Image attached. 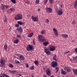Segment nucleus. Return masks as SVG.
Returning <instances> with one entry per match:
<instances>
[{
    "label": "nucleus",
    "mask_w": 77,
    "mask_h": 77,
    "mask_svg": "<svg viewBox=\"0 0 77 77\" xmlns=\"http://www.w3.org/2000/svg\"><path fill=\"white\" fill-rule=\"evenodd\" d=\"M4 48H5V50H7V44H5V45H4Z\"/></svg>",
    "instance_id": "nucleus-31"
},
{
    "label": "nucleus",
    "mask_w": 77,
    "mask_h": 77,
    "mask_svg": "<svg viewBox=\"0 0 77 77\" xmlns=\"http://www.w3.org/2000/svg\"><path fill=\"white\" fill-rule=\"evenodd\" d=\"M75 51L76 53H77V48H76L75 49Z\"/></svg>",
    "instance_id": "nucleus-49"
},
{
    "label": "nucleus",
    "mask_w": 77,
    "mask_h": 77,
    "mask_svg": "<svg viewBox=\"0 0 77 77\" xmlns=\"http://www.w3.org/2000/svg\"><path fill=\"white\" fill-rule=\"evenodd\" d=\"M17 77H20V76H21V74H17Z\"/></svg>",
    "instance_id": "nucleus-43"
},
{
    "label": "nucleus",
    "mask_w": 77,
    "mask_h": 77,
    "mask_svg": "<svg viewBox=\"0 0 77 77\" xmlns=\"http://www.w3.org/2000/svg\"><path fill=\"white\" fill-rule=\"evenodd\" d=\"M17 71L15 70H13V73H15Z\"/></svg>",
    "instance_id": "nucleus-50"
},
{
    "label": "nucleus",
    "mask_w": 77,
    "mask_h": 77,
    "mask_svg": "<svg viewBox=\"0 0 77 77\" xmlns=\"http://www.w3.org/2000/svg\"><path fill=\"white\" fill-rule=\"evenodd\" d=\"M56 55H54L52 58L53 60H54L55 61H57V59H56Z\"/></svg>",
    "instance_id": "nucleus-21"
},
{
    "label": "nucleus",
    "mask_w": 77,
    "mask_h": 77,
    "mask_svg": "<svg viewBox=\"0 0 77 77\" xmlns=\"http://www.w3.org/2000/svg\"><path fill=\"white\" fill-rule=\"evenodd\" d=\"M74 7V8H75V9H77V0H75V1Z\"/></svg>",
    "instance_id": "nucleus-16"
},
{
    "label": "nucleus",
    "mask_w": 77,
    "mask_h": 77,
    "mask_svg": "<svg viewBox=\"0 0 77 77\" xmlns=\"http://www.w3.org/2000/svg\"><path fill=\"white\" fill-rule=\"evenodd\" d=\"M15 63H18V64L20 63V62H19V61H18V60H15Z\"/></svg>",
    "instance_id": "nucleus-37"
},
{
    "label": "nucleus",
    "mask_w": 77,
    "mask_h": 77,
    "mask_svg": "<svg viewBox=\"0 0 77 77\" xmlns=\"http://www.w3.org/2000/svg\"><path fill=\"white\" fill-rule=\"evenodd\" d=\"M64 70L69 72H70L71 71V69H70V68L69 67L66 66L65 67H64Z\"/></svg>",
    "instance_id": "nucleus-12"
},
{
    "label": "nucleus",
    "mask_w": 77,
    "mask_h": 77,
    "mask_svg": "<svg viewBox=\"0 0 77 77\" xmlns=\"http://www.w3.org/2000/svg\"><path fill=\"white\" fill-rule=\"evenodd\" d=\"M34 63L35 64L36 66H38L39 65V62L37 60H35L34 62Z\"/></svg>",
    "instance_id": "nucleus-23"
},
{
    "label": "nucleus",
    "mask_w": 77,
    "mask_h": 77,
    "mask_svg": "<svg viewBox=\"0 0 77 77\" xmlns=\"http://www.w3.org/2000/svg\"><path fill=\"white\" fill-rule=\"evenodd\" d=\"M43 77H47V75H44Z\"/></svg>",
    "instance_id": "nucleus-55"
},
{
    "label": "nucleus",
    "mask_w": 77,
    "mask_h": 77,
    "mask_svg": "<svg viewBox=\"0 0 77 77\" xmlns=\"http://www.w3.org/2000/svg\"><path fill=\"white\" fill-rule=\"evenodd\" d=\"M62 36L64 38H68V35L66 34H62Z\"/></svg>",
    "instance_id": "nucleus-22"
},
{
    "label": "nucleus",
    "mask_w": 77,
    "mask_h": 77,
    "mask_svg": "<svg viewBox=\"0 0 77 77\" xmlns=\"http://www.w3.org/2000/svg\"><path fill=\"white\" fill-rule=\"evenodd\" d=\"M9 66L10 68H14V66L12 65V64H11V63H9Z\"/></svg>",
    "instance_id": "nucleus-30"
},
{
    "label": "nucleus",
    "mask_w": 77,
    "mask_h": 77,
    "mask_svg": "<svg viewBox=\"0 0 77 77\" xmlns=\"http://www.w3.org/2000/svg\"><path fill=\"white\" fill-rule=\"evenodd\" d=\"M48 0H45L43 2L44 4V5H46L47 3L48 2Z\"/></svg>",
    "instance_id": "nucleus-32"
},
{
    "label": "nucleus",
    "mask_w": 77,
    "mask_h": 77,
    "mask_svg": "<svg viewBox=\"0 0 77 77\" xmlns=\"http://www.w3.org/2000/svg\"><path fill=\"white\" fill-rule=\"evenodd\" d=\"M46 73L48 75H51V72L50 70L48 69L46 71Z\"/></svg>",
    "instance_id": "nucleus-13"
},
{
    "label": "nucleus",
    "mask_w": 77,
    "mask_h": 77,
    "mask_svg": "<svg viewBox=\"0 0 77 77\" xmlns=\"http://www.w3.org/2000/svg\"><path fill=\"white\" fill-rule=\"evenodd\" d=\"M75 21H74L72 22V24L74 25V24H75Z\"/></svg>",
    "instance_id": "nucleus-45"
},
{
    "label": "nucleus",
    "mask_w": 77,
    "mask_h": 77,
    "mask_svg": "<svg viewBox=\"0 0 77 77\" xmlns=\"http://www.w3.org/2000/svg\"><path fill=\"white\" fill-rule=\"evenodd\" d=\"M11 2L13 3V4H15L16 3V0H10Z\"/></svg>",
    "instance_id": "nucleus-28"
},
{
    "label": "nucleus",
    "mask_w": 77,
    "mask_h": 77,
    "mask_svg": "<svg viewBox=\"0 0 77 77\" xmlns=\"http://www.w3.org/2000/svg\"><path fill=\"white\" fill-rule=\"evenodd\" d=\"M49 1L51 4H53V3H54V0H49Z\"/></svg>",
    "instance_id": "nucleus-29"
},
{
    "label": "nucleus",
    "mask_w": 77,
    "mask_h": 77,
    "mask_svg": "<svg viewBox=\"0 0 77 77\" xmlns=\"http://www.w3.org/2000/svg\"><path fill=\"white\" fill-rule=\"evenodd\" d=\"M33 33L32 32L31 33L28 34V37L29 38H32L33 36Z\"/></svg>",
    "instance_id": "nucleus-19"
},
{
    "label": "nucleus",
    "mask_w": 77,
    "mask_h": 77,
    "mask_svg": "<svg viewBox=\"0 0 77 77\" xmlns=\"http://www.w3.org/2000/svg\"><path fill=\"white\" fill-rule=\"evenodd\" d=\"M55 49H56L55 46L53 45H51L50 47V51H53L55 50Z\"/></svg>",
    "instance_id": "nucleus-11"
},
{
    "label": "nucleus",
    "mask_w": 77,
    "mask_h": 77,
    "mask_svg": "<svg viewBox=\"0 0 77 77\" xmlns=\"http://www.w3.org/2000/svg\"><path fill=\"white\" fill-rule=\"evenodd\" d=\"M8 20H7V18H6V17H5L4 18V22H5H5H6V21H7Z\"/></svg>",
    "instance_id": "nucleus-34"
},
{
    "label": "nucleus",
    "mask_w": 77,
    "mask_h": 77,
    "mask_svg": "<svg viewBox=\"0 0 77 77\" xmlns=\"http://www.w3.org/2000/svg\"><path fill=\"white\" fill-rule=\"evenodd\" d=\"M21 37V35H17L16 36V38H20Z\"/></svg>",
    "instance_id": "nucleus-41"
},
{
    "label": "nucleus",
    "mask_w": 77,
    "mask_h": 77,
    "mask_svg": "<svg viewBox=\"0 0 77 77\" xmlns=\"http://www.w3.org/2000/svg\"><path fill=\"white\" fill-rule=\"evenodd\" d=\"M45 33V30H42L41 32V33L42 34H44Z\"/></svg>",
    "instance_id": "nucleus-36"
},
{
    "label": "nucleus",
    "mask_w": 77,
    "mask_h": 77,
    "mask_svg": "<svg viewBox=\"0 0 77 77\" xmlns=\"http://www.w3.org/2000/svg\"><path fill=\"white\" fill-rule=\"evenodd\" d=\"M45 22L46 23H47L48 24V22H49V20L48 19H47L45 20Z\"/></svg>",
    "instance_id": "nucleus-40"
},
{
    "label": "nucleus",
    "mask_w": 77,
    "mask_h": 77,
    "mask_svg": "<svg viewBox=\"0 0 77 77\" xmlns=\"http://www.w3.org/2000/svg\"><path fill=\"white\" fill-rule=\"evenodd\" d=\"M31 19L32 20L35 22H36V21H38V18L37 17H34L33 16H32L31 17Z\"/></svg>",
    "instance_id": "nucleus-8"
},
{
    "label": "nucleus",
    "mask_w": 77,
    "mask_h": 77,
    "mask_svg": "<svg viewBox=\"0 0 77 77\" xmlns=\"http://www.w3.org/2000/svg\"><path fill=\"white\" fill-rule=\"evenodd\" d=\"M61 73L62 74H63V75H66L67 74V73H66V71H64V70H63V69H62L61 70Z\"/></svg>",
    "instance_id": "nucleus-15"
},
{
    "label": "nucleus",
    "mask_w": 77,
    "mask_h": 77,
    "mask_svg": "<svg viewBox=\"0 0 77 77\" xmlns=\"http://www.w3.org/2000/svg\"><path fill=\"white\" fill-rule=\"evenodd\" d=\"M25 59L24 57L21 55H20V58L19 60H24Z\"/></svg>",
    "instance_id": "nucleus-20"
},
{
    "label": "nucleus",
    "mask_w": 77,
    "mask_h": 77,
    "mask_svg": "<svg viewBox=\"0 0 77 77\" xmlns=\"http://www.w3.org/2000/svg\"><path fill=\"white\" fill-rule=\"evenodd\" d=\"M73 72L74 74H75V75H77V69H74L73 70Z\"/></svg>",
    "instance_id": "nucleus-27"
},
{
    "label": "nucleus",
    "mask_w": 77,
    "mask_h": 77,
    "mask_svg": "<svg viewBox=\"0 0 77 77\" xmlns=\"http://www.w3.org/2000/svg\"><path fill=\"white\" fill-rule=\"evenodd\" d=\"M46 11L48 13H51L52 12V9L51 8L48 7L46 8Z\"/></svg>",
    "instance_id": "nucleus-9"
},
{
    "label": "nucleus",
    "mask_w": 77,
    "mask_h": 77,
    "mask_svg": "<svg viewBox=\"0 0 77 77\" xmlns=\"http://www.w3.org/2000/svg\"><path fill=\"white\" fill-rule=\"evenodd\" d=\"M15 27H19V25L18 24H16L15 25Z\"/></svg>",
    "instance_id": "nucleus-44"
},
{
    "label": "nucleus",
    "mask_w": 77,
    "mask_h": 77,
    "mask_svg": "<svg viewBox=\"0 0 77 77\" xmlns=\"http://www.w3.org/2000/svg\"><path fill=\"white\" fill-rule=\"evenodd\" d=\"M5 5L3 4H1V6L0 8L2 10H5Z\"/></svg>",
    "instance_id": "nucleus-17"
},
{
    "label": "nucleus",
    "mask_w": 77,
    "mask_h": 77,
    "mask_svg": "<svg viewBox=\"0 0 77 77\" xmlns=\"http://www.w3.org/2000/svg\"><path fill=\"white\" fill-rule=\"evenodd\" d=\"M23 18V15L21 14H17L15 17L16 20H20Z\"/></svg>",
    "instance_id": "nucleus-2"
},
{
    "label": "nucleus",
    "mask_w": 77,
    "mask_h": 77,
    "mask_svg": "<svg viewBox=\"0 0 77 77\" xmlns=\"http://www.w3.org/2000/svg\"><path fill=\"white\" fill-rule=\"evenodd\" d=\"M2 0H0V2H2Z\"/></svg>",
    "instance_id": "nucleus-57"
},
{
    "label": "nucleus",
    "mask_w": 77,
    "mask_h": 77,
    "mask_svg": "<svg viewBox=\"0 0 77 77\" xmlns=\"http://www.w3.org/2000/svg\"><path fill=\"white\" fill-rule=\"evenodd\" d=\"M60 7H62L63 6V5H60Z\"/></svg>",
    "instance_id": "nucleus-56"
},
{
    "label": "nucleus",
    "mask_w": 77,
    "mask_h": 77,
    "mask_svg": "<svg viewBox=\"0 0 77 77\" xmlns=\"http://www.w3.org/2000/svg\"><path fill=\"white\" fill-rule=\"evenodd\" d=\"M35 3L36 4H38L39 3V0H36Z\"/></svg>",
    "instance_id": "nucleus-38"
},
{
    "label": "nucleus",
    "mask_w": 77,
    "mask_h": 77,
    "mask_svg": "<svg viewBox=\"0 0 77 77\" xmlns=\"http://www.w3.org/2000/svg\"><path fill=\"white\" fill-rule=\"evenodd\" d=\"M32 43H33V44L35 45V40H33L32 41Z\"/></svg>",
    "instance_id": "nucleus-46"
},
{
    "label": "nucleus",
    "mask_w": 77,
    "mask_h": 77,
    "mask_svg": "<svg viewBox=\"0 0 77 77\" xmlns=\"http://www.w3.org/2000/svg\"><path fill=\"white\" fill-rule=\"evenodd\" d=\"M17 30H18L19 33H22L23 32V28L21 27H20L19 28H18L16 29Z\"/></svg>",
    "instance_id": "nucleus-10"
},
{
    "label": "nucleus",
    "mask_w": 77,
    "mask_h": 77,
    "mask_svg": "<svg viewBox=\"0 0 77 77\" xmlns=\"http://www.w3.org/2000/svg\"><path fill=\"white\" fill-rule=\"evenodd\" d=\"M51 66L53 68H56L57 66V63L56 61H53L51 63Z\"/></svg>",
    "instance_id": "nucleus-4"
},
{
    "label": "nucleus",
    "mask_w": 77,
    "mask_h": 77,
    "mask_svg": "<svg viewBox=\"0 0 77 77\" xmlns=\"http://www.w3.org/2000/svg\"><path fill=\"white\" fill-rule=\"evenodd\" d=\"M29 69L31 70H33V69H34V67H33V66H32L29 68Z\"/></svg>",
    "instance_id": "nucleus-35"
},
{
    "label": "nucleus",
    "mask_w": 77,
    "mask_h": 77,
    "mask_svg": "<svg viewBox=\"0 0 77 77\" xmlns=\"http://www.w3.org/2000/svg\"><path fill=\"white\" fill-rule=\"evenodd\" d=\"M9 72H11V73H13V70L12 71H11V70H9Z\"/></svg>",
    "instance_id": "nucleus-51"
},
{
    "label": "nucleus",
    "mask_w": 77,
    "mask_h": 77,
    "mask_svg": "<svg viewBox=\"0 0 77 77\" xmlns=\"http://www.w3.org/2000/svg\"><path fill=\"white\" fill-rule=\"evenodd\" d=\"M29 2L28 1H26L25 2V3H26V4H29Z\"/></svg>",
    "instance_id": "nucleus-48"
},
{
    "label": "nucleus",
    "mask_w": 77,
    "mask_h": 77,
    "mask_svg": "<svg viewBox=\"0 0 77 77\" xmlns=\"http://www.w3.org/2000/svg\"><path fill=\"white\" fill-rule=\"evenodd\" d=\"M41 11V9L39 8L38 9V11Z\"/></svg>",
    "instance_id": "nucleus-54"
},
{
    "label": "nucleus",
    "mask_w": 77,
    "mask_h": 77,
    "mask_svg": "<svg viewBox=\"0 0 77 77\" xmlns=\"http://www.w3.org/2000/svg\"><path fill=\"white\" fill-rule=\"evenodd\" d=\"M49 49L48 48H46L44 49L45 53L46 54H47L48 56H50V55H51L52 54L51 52L48 51Z\"/></svg>",
    "instance_id": "nucleus-6"
},
{
    "label": "nucleus",
    "mask_w": 77,
    "mask_h": 77,
    "mask_svg": "<svg viewBox=\"0 0 77 77\" xmlns=\"http://www.w3.org/2000/svg\"><path fill=\"white\" fill-rule=\"evenodd\" d=\"M25 23H26L25 22H22V25L23 24H25Z\"/></svg>",
    "instance_id": "nucleus-53"
},
{
    "label": "nucleus",
    "mask_w": 77,
    "mask_h": 77,
    "mask_svg": "<svg viewBox=\"0 0 77 77\" xmlns=\"http://www.w3.org/2000/svg\"><path fill=\"white\" fill-rule=\"evenodd\" d=\"M53 30L54 31V33L56 36H58V33L57 32V30L56 29L54 28L53 29Z\"/></svg>",
    "instance_id": "nucleus-14"
},
{
    "label": "nucleus",
    "mask_w": 77,
    "mask_h": 77,
    "mask_svg": "<svg viewBox=\"0 0 77 77\" xmlns=\"http://www.w3.org/2000/svg\"><path fill=\"white\" fill-rule=\"evenodd\" d=\"M25 65L26 68H29V65L27 63Z\"/></svg>",
    "instance_id": "nucleus-42"
},
{
    "label": "nucleus",
    "mask_w": 77,
    "mask_h": 77,
    "mask_svg": "<svg viewBox=\"0 0 77 77\" xmlns=\"http://www.w3.org/2000/svg\"><path fill=\"white\" fill-rule=\"evenodd\" d=\"M10 10L11 11H15V9L14 8H10Z\"/></svg>",
    "instance_id": "nucleus-33"
},
{
    "label": "nucleus",
    "mask_w": 77,
    "mask_h": 77,
    "mask_svg": "<svg viewBox=\"0 0 77 77\" xmlns=\"http://www.w3.org/2000/svg\"><path fill=\"white\" fill-rule=\"evenodd\" d=\"M38 38L39 40V41L40 42H45L46 41L44 37L41 35H38Z\"/></svg>",
    "instance_id": "nucleus-1"
},
{
    "label": "nucleus",
    "mask_w": 77,
    "mask_h": 77,
    "mask_svg": "<svg viewBox=\"0 0 77 77\" xmlns=\"http://www.w3.org/2000/svg\"><path fill=\"white\" fill-rule=\"evenodd\" d=\"M10 6L9 5H5V8H6V9H8V8H9Z\"/></svg>",
    "instance_id": "nucleus-39"
},
{
    "label": "nucleus",
    "mask_w": 77,
    "mask_h": 77,
    "mask_svg": "<svg viewBox=\"0 0 77 77\" xmlns=\"http://www.w3.org/2000/svg\"><path fill=\"white\" fill-rule=\"evenodd\" d=\"M73 59H75V60H77V56H75V57H73Z\"/></svg>",
    "instance_id": "nucleus-47"
},
{
    "label": "nucleus",
    "mask_w": 77,
    "mask_h": 77,
    "mask_svg": "<svg viewBox=\"0 0 77 77\" xmlns=\"http://www.w3.org/2000/svg\"><path fill=\"white\" fill-rule=\"evenodd\" d=\"M19 39L18 38H16L15 40L14 41V44H17L18 42H19Z\"/></svg>",
    "instance_id": "nucleus-18"
},
{
    "label": "nucleus",
    "mask_w": 77,
    "mask_h": 77,
    "mask_svg": "<svg viewBox=\"0 0 77 77\" xmlns=\"http://www.w3.org/2000/svg\"><path fill=\"white\" fill-rule=\"evenodd\" d=\"M43 44L44 46H47L48 44V42H44Z\"/></svg>",
    "instance_id": "nucleus-26"
},
{
    "label": "nucleus",
    "mask_w": 77,
    "mask_h": 77,
    "mask_svg": "<svg viewBox=\"0 0 77 77\" xmlns=\"http://www.w3.org/2000/svg\"><path fill=\"white\" fill-rule=\"evenodd\" d=\"M6 62V60H1V61H0V63H1L0 66L1 67H3L5 65V63Z\"/></svg>",
    "instance_id": "nucleus-3"
},
{
    "label": "nucleus",
    "mask_w": 77,
    "mask_h": 77,
    "mask_svg": "<svg viewBox=\"0 0 77 77\" xmlns=\"http://www.w3.org/2000/svg\"><path fill=\"white\" fill-rule=\"evenodd\" d=\"M58 15H61L63 14V10L62 9H60L57 11V9H56Z\"/></svg>",
    "instance_id": "nucleus-7"
},
{
    "label": "nucleus",
    "mask_w": 77,
    "mask_h": 77,
    "mask_svg": "<svg viewBox=\"0 0 77 77\" xmlns=\"http://www.w3.org/2000/svg\"><path fill=\"white\" fill-rule=\"evenodd\" d=\"M59 67H55V70L56 71V72L57 73L59 71Z\"/></svg>",
    "instance_id": "nucleus-25"
},
{
    "label": "nucleus",
    "mask_w": 77,
    "mask_h": 77,
    "mask_svg": "<svg viewBox=\"0 0 77 77\" xmlns=\"http://www.w3.org/2000/svg\"><path fill=\"white\" fill-rule=\"evenodd\" d=\"M33 47L30 45H27L26 47V49L27 51H31L33 50Z\"/></svg>",
    "instance_id": "nucleus-5"
},
{
    "label": "nucleus",
    "mask_w": 77,
    "mask_h": 77,
    "mask_svg": "<svg viewBox=\"0 0 77 77\" xmlns=\"http://www.w3.org/2000/svg\"><path fill=\"white\" fill-rule=\"evenodd\" d=\"M17 23L19 25H20V26L23 25V22L21 21H18Z\"/></svg>",
    "instance_id": "nucleus-24"
},
{
    "label": "nucleus",
    "mask_w": 77,
    "mask_h": 77,
    "mask_svg": "<svg viewBox=\"0 0 77 77\" xmlns=\"http://www.w3.org/2000/svg\"><path fill=\"white\" fill-rule=\"evenodd\" d=\"M69 51H68L67 52H65V54H67V53H69Z\"/></svg>",
    "instance_id": "nucleus-52"
}]
</instances>
